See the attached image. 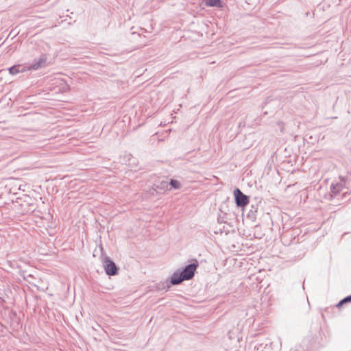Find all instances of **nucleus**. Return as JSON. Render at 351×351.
Listing matches in <instances>:
<instances>
[{"label":"nucleus","mask_w":351,"mask_h":351,"mask_svg":"<svg viewBox=\"0 0 351 351\" xmlns=\"http://www.w3.org/2000/svg\"><path fill=\"white\" fill-rule=\"evenodd\" d=\"M197 267V264L191 263L182 269H176L170 278L169 285H167V288H169L171 285H178L184 281L192 279L195 276Z\"/></svg>","instance_id":"1"},{"label":"nucleus","mask_w":351,"mask_h":351,"mask_svg":"<svg viewBox=\"0 0 351 351\" xmlns=\"http://www.w3.org/2000/svg\"><path fill=\"white\" fill-rule=\"evenodd\" d=\"M47 56L42 53L38 58H35L32 63H26L27 71H36L47 66Z\"/></svg>","instance_id":"2"},{"label":"nucleus","mask_w":351,"mask_h":351,"mask_svg":"<svg viewBox=\"0 0 351 351\" xmlns=\"http://www.w3.org/2000/svg\"><path fill=\"white\" fill-rule=\"evenodd\" d=\"M103 267L107 275L115 276L118 273L119 268L115 263L108 256H106L103 260Z\"/></svg>","instance_id":"3"},{"label":"nucleus","mask_w":351,"mask_h":351,"mask_svg":"<svg viewBox=\"0 0 351 351\" xmlns=\"http://www.w3.org/2000/svg\"><path fill=\"white\" fill-rule=\"evenodd\" d=\"M234 195L236 203L239 206H245L249 203L247 197L243 194L239 189H235L234 191Z\"/></svg>","instance_id":"4"},{"label":"nucleus","mask_w":351,"mask_h":351,"mask_svg":"<svg viewBox=\"0 0 351 351\" xmlns=\"http://www.w3.org/2000/svg\"><path fill=\"white\" fill-rule=\"evenodd\" d=\"M9 73L12 75H16L21 73H25L27 71L26 64H16L8 69Z\"/></svg>","instance_id":"5"},{"label":"nucleus","mask_w":351,"mask_h":351,"mask_svg":"<svg viewBox=\"0 0 351 351\" xmlns=\"http://www.w3.org/2000/svg\"><path fill=\"white\" fill-rule=\"evenodd\" d=\"M203 2L208 6L213 7H222V3L221 0H203Z\"/></svg>","instance_id":"6"},{"label":"nucleus","mask_w":351,"mask_h":351,"mask_svg":"<svg viewBox=\"0 0 351 351\" xmlns=\"http://www.w3.org/2000/svg\"><path fill=\"white\" fill-rule=\"evenodd\" d=\"M168 184L170 186V189H178L180 188V184L176 180L171 179L170 180V182H168Z\"/></svg>","instance_id":"7"},{"label":"nucleus","mask_w":351,"mask_h":351,"mask_svg":"<svg viewBox=\"0 0 351 351\" xmlns=\"http://www.w3.org/2000/svg\"><path fill=\"white\" fill-rule=\"evenodd\" d=\"M154 186H156V189L165 190V189L168 188L169 184L167 181L162 180L160 182V185H156V184H154Z\"/></svg>","instance_id":"8"},{"label":"nucleus","mask_w":351,"mask_h":351,"mask_svg":"<svg viewBox=\"0 0 351 351\" xmlns=\"http://www.w3.org/2000/svg\"><path fill=\"white\" fill-rule=\"evenodd\" d=\"M341 186L339 184H332L331 188L334 193H337L340 191Z\"/></svg>","instance_id":"9"},{"label":"nucleus","mask_w":351,"mask_h":351,"mask_svg":"<svg viewBox=\"0 0 351 351\" xmlns=\"http://www.w3.org/2000/svg\"><path fill=\"white\" fill-rule=\"evenodd\" d=\"M351 302V295L348 296V297H346V298H344L343 300H342L339 303V305H341L343 304V303L345 302Z\"/></svg>","instance_id":"10"}]
</instances>
